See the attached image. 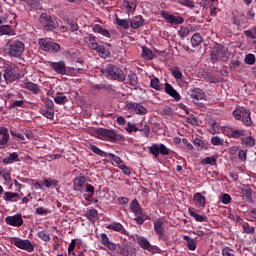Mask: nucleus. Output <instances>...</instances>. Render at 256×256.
<instances>
[{"instance_id":"2f4dec72","label":"nucleus","mask_w":256,"mask_h":256,"mask_svg":"<svg viewBox=\"0 0 256 256\" xmlns=\"http://www.w3.org/2000/svg\"><path fill=\"white\" fill-rule=\"evenodd\" d=\"M19 161V154L17 152H13L9 155V157H6L2 160V163L4 165H11L12 163H15Z\"/></svg>"},{"instance_id":"20e7f679","label":"nucleus","mask_w":256,"mask_h":256,"mask_svg":"<svg viewBox=\"0 0 256 256\" xmlns=\"http://www.w3.org/2000/svg\"><path fill=\"white\" fill-rule=\"evenodd\" d=\"M23 51H25V43L19 40H15L8 44L7 55H9V57H21V55H23Z\"/></svg>"},{"instance_id":"bf43d9fd","label":"nucleus","mask_w":256,"mask_h":256,"mask_svg":"<svg viewBox=\"0 0 256 256\" xmlns=\"http://www.w3.org/2000/svg\"><path fill=\"white\" fill-rule=\"evenodd\" d=\"M244 63H246V65H255V55L253 54L246 55L244 59Z\"/></svg>"},{"instance_id":"c03bdc74","label":"nucleus","mask_w":256,"mask_h":256,"mask_svg":"<svg viewBox=\"0 0 256 256\" xmlns=\"http://www.w3.org/2000/svg\"><path fill=\"white\" fill-rule=\"evenodd\" d=\"M38 44L42 51H50L51 41H46L45 38H41L38 40Z\"/></svg>"},{"instance_id":"f257e3e1","label":"nucleus","mask_w":256,"mask_h":256,"mask_svg":"<svg viewBox=\"0 0 256 256\" xmlns=\"http://www.w3.org/2000/svg\"><path fill=\"white\" fill-rule=\"evenodd\" d=\"M96 136L102 141H111V143H115V141H125V136L117 134L115 133V131L105 128L97 129Z\"/></svg>"},{"instance_id":"69168bd1","label":"nucleus","mask_w":256,"mask_h":256,"mask_svg":"<svg viewBox=\"0 0 256 256\" xmlns=\"http://www.w3.org/2000/svg\"><path fill=\"white\" fill-rule=\"evenodd\" d=\"M120 255L122 256H129V246L128 245H123L121 250H120Z\"/></svg>"},{"instance_id":"58836bf2","label":"nucleus","mask_w":256,"mask_h":256,"mask_svg":"<svg viewBox=\"0 0 256 256\" xmlns=\"http://www.w3.org/2000/svg\"><path fill=\"white\" fill-rule=\"evenodd\" d=\"M116 25H118V27H121L122 29H129V27H131V19L117 18Z\"/></svg>"},{"instance_id":"9d476101","label":"nucleus","mask_w":256,"mask_h":256,"mask_svg":"<svg viewBox=\"0 0 256 256\" xmlns=\"http://www.w3.org/2000/svg\"><path fill=\"white\" fill-rule=\"evenodd\" d=\"M161 17L167 21V23H170V25H181L184 23L185 19L181 16H175L172 14H169L168 12L162 11Z\"/></svg>"},{"instance_id":"393cba45","label":"nucleus","mask_w":256,"mask_h":256,"mask_svg":"<svg viewBox=\"0 0 256 256\" xmlns=\"http://www.w3.org/2000/svg\"><path fill=\"white\" fill-rule=\"evenodd\" d=\"M145 24V19L142 16H136L132 20H130V27L132 29H139V27H143Z\"/></svg>"},{"instance_id":"864d4df0","label":"nucleus","mask_w":256,"mask_h":256,"mask_svg":"<svg viewBox=\"0 0 256 256\" xmlns=\"http://www.w3.org/2000/svg\"><path fill=\"white\" fill-rule=\"evenodd\" d=\"M189 35V28L188 27H180V30L178 31V36L180 39H185Z\"/></svg>"},{"instance_id":"2eb2a0df","label":"nucleus","mask_w":256,"mask_h":256,"mask_svg":"<svg viewBox=\"0 0 256 256\" xmlns=\"http://www.w3.org/2000/svg\"><path fill=\"white\" fill-rule=\"evenodd\" d=\"M73 185H74V191L83 192L85 191V187L87 185V179L85 178V176L76 177L74 179Z\"/></svg>"},{"instance_id":"f3484780","label":"nucleus","mask_w":256,"mask_h":256,"mask_svg":"<svg viewBox=\"0 0 256 256\" xmlns=\"http://www.w3.org/2000/svg\"><path fill=\"white\" fill-rule=\"evenodd\" d=\"M136 242L142 249H145L146 251H153V246L147 238L136 235Z\"/></svg>"},{"instance_id":"4c0bfd02","label":"nucleus","mask_w":256,"mask_h":256,"mask_svg":"<svg viewBox=\"0 0 256 256\" xmlns=\"http://www.w3.org/2000/svg\"><path fill=\"white\" fill-rule=\"evenodd\" d=\"M203 43V37L201 34L196 33L191 37V45L192 47H199Z\"/></svg>"},{"instance_id":"c756f323","label":"nucleus","mask_w":256,"mask_h":256,"mask_svg":"<svg viewBox=\"0 0 256 256\" xmlns=\"http://www.w3.org/2000/svg\"><path fill=\"white\" fill-rule=\"evenodd\" d=\"M242 197L251 203L253 197V190L249 186H245L241 189Z\"/></svg>"},{"instance_id":"4468645a","label":"nucleus","mask_w":256,"mask_h":256,"mask_svg":"<svg viewBox=\"0 0 256 256\" xmlns=\"http://www.w3.org/2000/svg\"><path fill=\"white\" fill-rule=\"evenodd\" d=\"M5 221L7 225H10L11 227H21V225H23V216L21 214L8 216Z\"/></svg>"},{"instance_id":"7c9ffc66","label":"nucleus","mask_w":256,"mask_h":256,"mask_svg":"<svg viewBox=\"0 0 256 256\" xmlns=\"http://www.w3.org/2000/svg\"><path fill=\"white\" fill-rule=\"evenodd\" d=\"M193 201L196 203L197 207H205L206 205L205 196L201 195L199 192L194 194Z\"/></svg>"},{"instance_id":"e433bc0d","label":"nucleus","mask_w":256,"mask_h":256,"mask_svg":"<svg viewBox=\"0 0 256 256\" xmlns=\"http://www.w3.org/2000/svg\"><path fill=\"white\" fill-rule=\"evenodd\" d=\"M20 197H21V195H19V193L5 192L3 199H4V201H17V199H19Z\"/></svg>"},{"instance_id":"680f3d73","label":"nucleus","mask_w":256,"mask_h":256,"mask_svg":"<svg viewBox=\"0 0 256 256\" xmlns=\"http://www.w3.org/2000/svg\"><path fill=\"white\" fill-rule=\"evenodd\" d=\"M243 109L245 108H240L233 111V115L237 121H241L242 115H243Z\"/></svg>"},{"instance_id":"4be33fe9","label":"nucleus","mask_w":256,"mask_h":256,"mask_svg":"<svg viewBox=\"0 0 256 256\" xmlns=\"http://www.w3.org/2000/svg\"><path fill=\"white\" fill-rule=\"evenodd\" d=\"M242 122L246 127H251L253 125V120H251V110L244 108L242 112Z\"/></svg>"},{"instance_id":"3c124183","label":"nucleus","mask_w":256,"mask_h":256,"mask_svg":"<svg viewBox=\"0 0 256 256\" xmlns=\"http://www.w3.org/2000/svg\"><path fill=\"white\" fill-rule=\"evenodd\" d=\"M171 73L174 79H183V72H181V69H179V67L172 68Z\"/></svg>"},{"instance_id":"f8f14e48","label":"nucleus","mask_w":256,"mask_h":256,"mask_svg":"<svg viewBox=\"0 0 256 256\" xmlns=\"http://www.w3.org/2000/svg\"><path fill=\"white\" fill-rule=\"evenodd\" d=\"M21 87L22 89H27V91H30L33 95H39V93H41V86L29 80L22 81Z\"/></svg>"},{"instance_id":"0eeeda50","label":"nucleus","mask_w":256,"mask_h":256,"mask_svg":"<svg viewBox=\"0 0 256 256\" xmlns=\"http://www.w3.org/2000/svg\"><path fill=\"white\" fill-rule=\"evenodd\" d=\"M210 55L214 63H217V61H225V59H227V51L222 46L214 47Z\"/></svg>"},{"instance_id":"8fccbe9b","label":"nucleus","mask_w":256,"mask_h":256,"mask_svg":"<svg viewBox=\"0 0 256 256\" xmlns=\"http://www.w3.org/2000/svg\"><path fill=\"white\" fill-rule=\"evenodd\" d=\"M201 165H217V158L215 157H206L201 160Z\"/></svg>"},{"instance_id":"a18cd8bd","label":"nucleus","mask_w":256,"mask_h":256,"mask_svg":"<svg viewBox=\"0 0 256 256\" xmlns=\"http://www.w3.org/2000/svg\"><path fill=\"white\" fill-rule=\"evenodd\" d=\"M142 57L144 59H148V60H151L155 57V55L153 54V51H151V49L143 46L142 47Z\"/></svg>"},{"instance_id":"ea45409f","label":"nucleus","mask_w":256,"mask_h":256,"mask_svg":"<svg viewBox=\"0 0 256 256\" xmlns=\"http://www.w3.org/2000/svg\"><path fill=\"white\" fill-rule=\"evenodd\" d=\"M88 149L92 151V153H95L96 155H99V157H108L109 154H107L105 151L101 150L96 145L91 144Z\"/></svg>"},{"instance_id":"e2e57ef3","label":"nucleus","mask_w":256,"mask_h":256,"mask_svg":"<svg viewBox=\"0 0 256 256\" xmlns=\"http://www.w3.org/2000/svg\"><path fill=\"white\" fill-rule=\"evenodd\" d=\"M50 51H54L55 53H59L61 51V46L56 42H50Z\"/></svg>"},{"instance_id":"37998d69","label":"nucleus","mask_w":256,"mask_h":256,"mask_svg":"<svg viewBox=\"0 0 256 256\" xmlns=\"http://www.w3.org/2000/svg\"><path fill=\"white\" fill-rule=\"evenodd\" d=\"M220 131L221 125H219L217 121L213 120L211 123V127L209 128V133H211V135H217V133H219Z\"/></svg>"},{"instance_id":"c85d7f7f","label":"nucleus","mask_w":256,"mask_h":256,"mask_svg":"<svg viewBox=\"0 0 256 256\" xmlns=\"http://www.w3.org/2000/svg\"><path fill=\"white\" fill-rule=\"evenodd\" d=\"M123 7H125L128 13H133L135 9H137V1L136 0H124Z\"/></svg>"},{"instance_id":"6ab92c4d","label":"nucleus","mask_w":256,"mask_h":256,"mask_svg":"<svg viewBox=\"0 0 256 256\" xmlns=\"http://www.w3.org/2000/svg\"><path fill=\"white\" fill-rule=\"evenodd\" d=\"M84 42L88 45L89 49H92V51H95V49H97L99 46V43H97V38L93 34L86 36L84 38Z\"/></svg>"},{"instance_id":"473e14b6","label":"nucleus","mask_w":256,"mask_h":256,"mask_svg":"<svg viewBox=\"0 0 256 256\" xmlns=\"http://www.w3.org/2000/svg\"><path fill=\"white\" fill-rule=\"evenodd\" d=\"M93 31L94 33H99L100 35H103V37H111V33L109 32V30L103 28V26L99 24H95L93 26Z\"/></svg>"},{"instance_id":"5701e85b","label":"nucleus","mask_w":256,"mask_h":256,"mask_svg":"<svg viewBox=\"0 0 256 256\" xmlns=\"http://www.w3.org/2000/svg\"><path fill=\"white\" fill-rule=\"evenodd\" d=\"M128 85H130V87L135 90L139 89V77L137 76V74L133 72L128 74Z\"/></svg>"},{"instance_id":"aec40b11","label":"nucleus","mask_w":256,"mask_h":256,"mask_svg":"<svg viewBox=\"0 0 256 256\" xmlns=\"http://www.w3.org/2000/svg\"><path fill=\"white\" fill-rule=\"evenodd\" d=\"M4 79L6 81H9L11 83L12 81L15 80V75H13V66L6 64L4 66Z\"/></svg>"},{"instance_id":"39448f33","label":"nucleus","mask_w":256,"mask_h":256,"mask_svg":"<svg viewBox=\"0 0 256 256\" xmlns=\"http://www.w3.org/2000/svg\"><path fill=\"white\" fill-rule=\"evenodd\" d=\"M11 243L15 245L18 249H22L23 251H27V253H33L35 251V246L29 240H23L21 238L13 237L11 239Z\"/></svg>"},{"instance_id":"a211bd4d","label":"nucleus","mask_w":256,"mask_h":256,"mask_svg":"<svg viewBox=\"0 0 256 256\" xmlns=\"http://www.w3.org/2000/svg\"><path fill=\"white\" fill-rule=\"evenodd\" d=\"M100 237H101V243L102 245H104V247H107L110 251H115V249H117V244L111 242L107 234L102 233L100 234Z\"/></svg>"},{"instance_id":"13d9d810","label":"nucleus","mask_w":256,"mask_h":256,"mask_svg":"<svg viewBox=\"0 0 256 256\" xmlns=\"http://www.w3.org/2000/svg\"><path fill=\"white\" fill-rule=\"evenodd\" d=\"M126 131L128 133H137V131H139V127H137L135 124L128 122L127 126H126Z\"/></svg>"},{"instance_id":"6e6552de","label":"nucleus","mask_w":256,"mask_h":256,"mask_svg":"<svg viewBox=\"0 0 256 256\" xmlns=\"http://www.w3.org/2000/svg\"><path fill=\"white\" fill-rule=\"evenodd\" d=\"M149 151L154 157H159L160 155H169L171 150L165 146V144H152L149 147Z\"/></svg>"},{"instance_id":"f03ea898","label":"nucleus","mask_w":256,"mask_h":256,"mask_svg":"<svg viewBox=\"0 0 256 256\" xmlns=\"http://www.w3.org/2000/svg\"><path fill=\"white\" fill-rule=\"evenodd\" d=\"M106 73L107 75H109V77H111V79H114V81H118L119 83H123V81L127 79V75H125V72H123L121 68L113 64L107 65Z\"/></svg>"},{"instance_id":"4d7b16f0","label":"nucleus","mask_w":256,"mask_h":256,"mask_svg":"<svg viewBox=\"0 0 256 256\" xmlns=\"http://www.w3.org/2000/svg\"><path fill=\"white\" fill-rule=\"evenodd\" d=\"M55 103H57V105H65V103H67V96L64 95H60V96H56L54 98Z\"/></svg>"},{"instance_id":"423d86ee","label":"nucleus","mask_w":256,"mask_h":256,"mask_svg":"<svg viewBox=\"0 0 256 256\" xmlns=\"http://www.w3.org/2000/svg\"><path fill=\"white\" fill-rule=\"evenodd\" d=\"M39 21L44 31H54V29H56L55 21H53V18L47 15V13H42Z\"/></svg>"},{"instance_id":"a19ab883","label":"nucleus","mask_w":256,"mask_h":256,"mask_svg":"<svg viewBox=\"0 0 256 256\" xmlns=\"http://www.w3.org/2000/svg\"><path fill=\"white\" fill-rule=\"evenodd\" d=\"M184 241H187V247L190 251H195L197 249L195 239L190 238L189 236H184Z\"/></svg>"},{"instance_id":"79ce46f5","label":"nucleus","mask_w":256,"mask_h":256,"mask_svg":"<svg viewBox=\"0 0 256 256\" xmlns=\"http://www.w3.org/2000/svg\"><path fill=\"white\" fill-rule=\"evenodd\" d=\"M247 132L244 129L232 130L230 133V137L232 139H239V137H245Z\"/></svg>"},{"instance_id":"cd10ccee","label":"nucleus","mask_w":256,"mask_h":256,"mask_svg":"<svg viewBox=\"0 0 256 256\" xmlns=\"http://www.w3.org/2000/svg\"><path fill=\"white\" fill-rule=\"evenodd\" d=\"M188 213L191 217H194L195 221H197L198 223L207 222V216L197 214V212L193 208H189Z\"/></svg>"},{"instance_id":"b1692460","label":"nucleus","mask_w":256,"mask_h":256,"mask_svg":"<svg viewBox=\"0 0 256 256\" xmlns=\"http://www.w3.org/2000/svg\"><path fill=\"white\" fill-rule=\"evenodd\" d=\"M9 143V129L0 127V145H7Z\"/></svg>"},{"instance_id":"f704fd0d","label":"nucleus","mask_w":256,"mask_h":256,"mask_svg":"<svg viewBox=\"0 0 256 256\" xmlns=\"http://www.w3.org/2000/svg\"><path fill=\"white\" fill-rule=\"evenodd\" d=\"M138 131L143 133L145 137H149V134L151 133V127L149 126V124H147V122H142L138 126Z\"/></svg>"},{"instance_id":"7ed1b4c3","label":"nucleus","mask_w":256,"mask_h":256,"mask_svg":"<svg viewBox=\"0 0 256 256\" xmlns=\"http://www.w3.org/2000/svg\"><path fill=\"white\" fill-rule=\"evenodd\" d=\"M188 95L190 99H192L193 103L195 105H198V107H205V104L201 103L200 101H207V95L205 94V91L201 88H193L188 91Z\"/></svg>"},{"instance_id":"ddd939ff","label":"nucleus","mask_w":256,"mask_h":256,"mask_svg":"<svg viewBox=\"0 0 256 256\" xmlns=\"http://www.w3.org/2000/svg\"><path fill=\"white\" fill-rule=\"evenodd\" d=\"M51 69L55 71L58 75H67V66L65 65V61L59 62H48Z\"/></svg>"},{"instance_id":"1a4fd4ad","label":"nucleus","mask_w":256,"mask_h":256,"mask_svg":"<svg viewBox=\"0 0 256 256\" xmlns=\"http://www.w3.org/2000/svg\"><path fill=\"white\" fill-rule=\"evenodd\" d=\"M124 109L126 111H135L136 115H147V108L137 102L126 103Z\"/></svg>"},{"instance_id":"72a5a7b5","label":"nucleus","mask_w":256,"mask_h":256,"mask_svg":"<svg viewBox=\"0 0 256 256\" xmlns=\"http://www.w3.org/2000/svg\"><path fill=\"white\" fill-rule=\"evenodd\" d=\"M94 51H96L102 59H107V57L111 55V52H109L105 46H100L99 44Z\"/></svg>"},{"instance_id":"5fc2aeb1","label":"nucleus","mask_w":256,"mask_h":256,"mask_svg":"<svg viewBox=\"0 0 256 256\" xmlns=\"http://www.w3.org/2000/svg\"><path fill=\"white\" fill-rule=\"evenodd\" d=\"M178 3L184 7H189V9H193V7H195V2L191 0H178Z\"/></svg>"},{"instance_id":"412c9836","label":"nucleus","mask_w":256,"mask_h":256,"mask_svg":"<svg viewBox=\"0 0 256 256\" xmlns=\"http://www.w3.org/2000/svg\"><path fill=\"white\" fill-rule=\"evenodd\" d=\"M3 35L13 37L17 35V33L15 32V29L10 25H0V37Z\"/></svg>"},{"instance_id":"09e8293b","label":"nucleus","mask_w":256,"mask_h":256,"mask_svg":"<svg viewBox=\"0 0 256 256\" xmlns=\"http://www.w3.org/2000/svg\"><path fill=\"white\" fill-rule=\"evenodd\" d=\"M154 229L156 233L163 236V220H158L154 223Z\"/></svg>"},{"instance_id":"a878e982","label":"nucleus","mask_w":256,"mask_h":256,"mask_svg":"<svg viewBox=\"0 0 256 256\" xmlns=\"http://www.w3.org/2000/svg\"><path fill=\"white\" fill-rule=\"evenodd\" d=\"M107 229H111L112 231H117L118 233H122V235H127V230L123 227V224L119 222L109 224L107 226Z\"/></svg>"},{"instance_id":"bb28decb","label":"nucleus","mask_w":256,"mask_h":256,"mask_svg":"<svg viewBox=\"0 0 256 256\" xmlns=\"http://www.w3.org/2000/svg\"><path fill=\"white\" fill-rule=\"evenodd\" d=\"M130 209L135 215H143V209L141 208V204H139L137 199L132 200L130 203Z\"/></svg>"},{"instance_id":"603ef678","label":"nucleus","mask_w":256,"mask_h":256,"mask_svg":"<svg viewBox=\"0 0 256 256\" xmlns=\"http://www.w3.org/2000/svg\"><path fill=\"white\" fill-rule=\"evenodd\" d=\"M107 157H109V159H111V161L116 163V165H118L119 167H121V165H124L122 159L119 156H116L115 154L109 153Z\"/></svg>"},{"instance_id":"9b49d317","label":"nucleus","mask_w":256,"mask_h":256,"mask_svg":"<svg viewBox=\"0 0 256 256\" xmlns=\"http://www.w3.org/2000/svg\"><path fill=\"white\" fill-rule=\"evenodd\" d=\"M41 115L46 117V119H53L55 117V108L53 101L46 102L44 107L40 109Z\"/></svg>"},{"instance_id":"774afa93","label":"nucleus","mask_w":256,"mask_h":256,"mask_svg":"<svg viewBox=\"0 0 256 256\" xmlns=\"http://www.w3.org/2000/svg\"><path fill=\"white\" fill-rule=\"evenodd\" d=\"M186 120H187V123H189L190 125H193V126L197 125V118L193 115L188 116Z\"/></svg>"},{"instance_id":"49530a36","label":"nucleus","mask_w":256,"mask_h":256,"mask_svg":"<svg viewBox=\"0 0 256 256\" xmlns=\"http://www.w3.org/2000/svg\"><path fill=\"white\" fill-rule=\"evenodd\" d=\"M38 237L45 243H49V241H51V235L45 230L39 231Z\"/></svg>"},{"instance_id":"338daca9","label":"nucleus","mask_w":256,"mask_h":256,"mask_svg":"<svg viewBox=\"0 0 256 256\" xmlns=\"http://www.w3.org/2000/svg\"><path fill=\"white\" fill-rule=\"evenodd\" d=\"M222 255L223 256H235V254L233 253V250L226 247L222 250Z\"/></svg>"},{"instance_id":"6e6d98bb","label":"nucleus","mask_w":256,"mask_h":256,"mask_svg":"<svg viewBox=\"0 0 256 256\" xmlns=\"http://www.w3.org/2000/svg\"><path fill=\"white\" fill-rule=\"evenodd\" d=\"M211 143L214 146H221V145H223V143H225V141L223 140V138H221L219 136H214L211 138Z\"/></svg>"},{"instance_id":"c9c22d12","label":"nucleus","mask_w":256,"mask_h":256,"mask_svg":"<svg viewBox=\"0 0 256 256\" xmlns=\"http://www.w3.org/2000/svg\"><path fill=\"white\" fill-rule=\"evenodd\" d=\"M241 143L244 147H255V138L253 136L243 137Z\"/></svg>"},{"instance_id":"de8ad7c7","label":"nucleus","mask_w":256,"mask_h":256,"mask_svg":"<svg viewBox=\"0 0 256 256\" xmlns=\"http://www.w3.org/2000/svg\"><path fill=\"white\" fill-rule=\"evenodd\" d=\"M150 87L155 89V91H161V82L159 78L155 77L150 81Z\"/></svg>"},{"instance_id":"0e129e2a","label":"nucleus","mask_w":256,"mask_h":256,"mask_svg":"<svg viewBox=\"0 0 256 256\" xmlns=\"http://www.w3.org/2000/svg\"><path fill=\"white\" fill-rule=\"evenodd\" d=\"M221 201H222L223 205H229V203H231V195L223 194Z\"/></svg>"},{"instance_id":"052dcab7","label":"nucleus","mask_w":256,"mask_h":256,"mask_svg":"<svg viewBox=\"0 0 256 256\" xmlns=\"http://www.w3.org/2000/svg\"><path fill=\"white\" fill-rule=\"evenodd\" d=\"M57 181L53 180L51 178L49 179H45L43 182V185H45V187L49 188V187H57Z\"/></svg>"},{"instance_id":"dca6fc26","label":"nucleus","mask_w":256,"mask_h":256,"mask_svg":"<svg viewBox=\"0 0 256 256\" xmlns=\"http://www.w3.org/2000/svg\"><path fill=\"white\" fill-rule=\"evenodd\" d=\"M164 91L165 93H167V95L172 97L174 101H181V94H179V92H177V90H175V88H173L171 84L166 82Z\"/></svg>"}]
</instances>
